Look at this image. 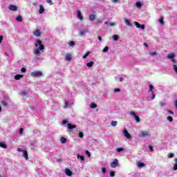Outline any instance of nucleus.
Returning <instances> with one entry per match:
<instances>
[{"label":"nucleus","mask_w":177,"mask_h":177,"mask_svg":"<svg viewBox=\"0 0 177 177\" xmlns=\"http://www.w3.org/2000/svg\"><path fill=\"white\" fill-rule=\"evenodd\" d=\"M35 46H36V48L33 50V53L36 56H41V52H44V50H45V46L42 44V41L39 39L36 40L35 42Z\"/></svg>","instance_id":"f257e3e1"},{"label":"nucleus","mask_w":177,"mask_h":177,"mask_svg":"<svg viewBox=\"0 0 177 177\" xmlns=\"http://www.w3.org/2000/svg\"><path fill=\"white\" fill-rule=\"evenodd\" d=\"M31 77H41L42 75V73L38 71L32 72L30 73Z\"/></svg>","instance_id":"f03ea898"},{"label":"nucleus","mask_w":177,"mask_h":177,"mask_svg":"<svg viewBox=\"0 0 177 177\" xmlns=\"http://www.w3.org/2000/svg\"><path fill=\"white\" fill-rule=\"evenodd\" d=\"M110 167L111 168H117V167H118V160L114 159L113 161L110 163Z\"/></svg>","instance_id":"7ed1b4c3"},{"label":"nucleus","mask_w":177,"mask_h":177,"mask_svg":"<svg viewBox=\"0 0 177 177\" xmlns=\"http://www.w3.org/2000/svg\"><path fill=\"white\" fill-rule=\"evenodd\" d=\"M138 136L139 138H147V136H150V133L147 131H141Z\"/></svg>","instance_id":"20e7f679"},{"label":"nucleus","mask_w":177,"mask_h":177,"mask_svg":"<svg viewBox=\"0 0 177 177\" xmlns=\"http://www.w3.org/2000/svg\"><path fill=\"white\" fill-rule=\"evenodd\" d=\"M123 133L127 139H132V136H131L129 132H128V130H127V129H123Z\"/></svg>","instance_id":"39448f33"},{"label":"nucleus","mask_w":177,"mask_h":177,"mask_svg":"<svg viewBox=\"0 0 177 177\" xmlns=\"http://www.w3.org/2000/svg\"><path fill=\"white\" fill-rule=\"evenodd\" d=\"M75 128H77L75 124H72L71 123L67 124V129H68V131H73V129H75Z\"/></svg>","instance_id":"423d86ee"},{"label":"nucleus","mask_w":177,"mask_h":177,"mask_svg":"<svg viewBox=\"0 0 177 177\" xmlns=\"http://www.w3.org/2000/svg\"><path fill=\"white\" fill-rule=\"evenodd\" d=\"M131 115H133L136 121V122H140V118H139V116H138V115H136V113H135V112L131 111L130 113Z\"/></svg>","instance_id":"0eeeda50"},{"label":"nucleus","mask_w":177,"mask_h":177,"mask_svg":"<svg viewBox=\"0 0 177 177\" xmlns=\"http://www.w3.org/2000/svg\"><path fill=\"white\" fill-rule=\"evenodd\" d=\"M8 9L10 10H12V12H16V10H17V6H16L13 4H11V5L8 6Z\"/></svg>","instance_id":"6e6552de"},{"label":"nucleus","mask_w":177,"mask_h":177,"mask_svg":"<svg viewBox=\"0 0 177 177\" xmlns=\"http://www.w3.org/2000/svg\"><path fill=\"white\" fill-rule=\"evenodd\" d=\"M33 35L35 37H41V30L36 29L35 31L33 32Z\"/></svg>","instance_id":"1a4fd4ad"},{"label":"nucleus","mask_w":177,"mask_h":177,"mask_svg":"<svg viewBox=\"0 0 177 177\" xmlns=\"http://www.w3.org/2000/svg\"><path fill=\"white\" fill-rule=\"evenodd\" d=\"M77 18L79 19V20H80V21H82V20H84V17L82 16V14H81V11L77 10Z\"/></svg>","instance_id":"9d476101"},{"label":"nucleus","mask_w":177,"mask_h":177,"mask_svg":"<svg viewBox=\"0 0 177 177\" xmlns=\"http://www.w3.org/2000/svg\"><path fill=\"white\" fill-rule=\"evenodd\" d=\"M65 174L67 175V176H71L73 175V171L70 170L68 168L65 169Z\"/></svg>","instance_id":"9b49d317"},{"label":"nucleus","mask_w":177,"mask_h":177,"mask_svg":"<svg viewBox=\"0 0 177 177\" xmlns=\"http://www.w3.org/2000/svg\"><path fill=\"white\" fill-rule=\"evenodd\" d=\"M23 77H24V75L17 74V75H15L14 79L16 81H19V80H21V78H23Z\"/></svg>","instance_id":"f8f14e48"},{"label":"nucleus","mask_w":177,"mask_h":177,"mask_svg":"<svg viewBox=\"0 0 177 177\" xmlns=\"http://www.w3.org/2000/svg\"><path fill=\"white\" fill-rule=\"evenodd\" d=\"M44 12H45V8H44V6L42 4H41L39 6V15H42V13H44Z\"/></svg>","instance_id":"ddd939ff"},{"label":"nucleus","mask_w":177,"mask_h":177,"mask_svg":"<svg viewBox=\"0 0 177 177\" xmlns=\"http://www.w3.org/2000/svg\"><path fill=\"white\" fill-rule=\"evenodd\" d=\"M167 59H169L170 60L172 59H175V53H171L167 55Z\"/></svg>","instance_id":"4468645a"},{"label":"nucleus","mask_w":177,"mask_h":177,"mask_svg":"<svg viewBox=\"0 0 177 177\" xmlns=\"http://www.w3.org/2000/svg\"><path fill=\"white\" fill-rule=\"evenodd\" d=\"M72 59V56H71V54H67L65 57V60L66 62H70Z\"/></svg>","instance_id":"2eb2a0df"},{"label":"nucleus","mask_w":177,"mask_h":177,"mask_svg":"<svg viewBox=\"0 0 177 177\" xmlns=\"http://www.w3.org/2000/svg\"><path fill=\"white\" fill-rule=\"evenodd\" d=\"M23 156L26 160H28V153L27 152V150L24 151Z\"/></svg>","instance_id":"dca6fc26"},{"label":"nucleus","mask_w":177,"mask_h":177,"mask_svg":"<svg viewBox=\"0 0 177 177\" xmlns=\"http://www.w3.org/2000/svg\"><path fill=\"white\" fill-rule=\"evenodd\" d=\"M88 19L91 21H93L95 20V19H96V15H95L93 14H91V15H89Z\"/></svg>","instance_id":"f3484780"},{"label":"nucleus","mask_w":177,"mask_h":177,"mask_svg":"<svg viewBox=\"0 0 177 177\" xmlns=\"http://www.w3.org/2000/svg\"><path fill=\"white\" fill-rule=\"evenodd\" d=\"M145 167V163L141 162H137V167L138 168H143Z\"/></svg>","instance_id":"a211bd4d"},{"label":"nucleus","mask_w":177,"mask_h":177,"mask_svg":"<svg viewBox=\"0 0 177 177\" xmlns=\"http://www.w3.org/2000/svg\"><path fill=\"white\" fill-rule=\"evenodd\" d=\"M174 167H173V169L174 171H177V158H174Z\"/></svg>","instance_id":"6ab92c4d"},{"label":"nucleus","mask_w":177,"mask_h":177,"mask_svg":"<svg viewBox=\"0 0 177 177\" xmlns=\"http://www.w3.org/2000/svg\"><path fill=\"white\" fill-rule=\"evenodd\" d=\"M61 143H67V138L64 137H62L60 138Z\"/></svg>","instance_id":"aec40b11"},{"label":"nucleus","mask_w":177,"mask_h":177,"mask_svg":"<svg viewBox=\"0 0 177 177\" xmlns=\"http://www.w3.org/2000/svg\"><path fill=\"white\" fill-rule=\"evenodd\" d=\"M0 147H1L2 149H8V145H6L3 142H0Z\"/></svg>","instance_id":"412c9836"},{"label":"nucleus","mask_w":177,"mask_h":177,"mask_svg":"<svg viewBox=\"0 0 177 177\" xmlns=\"http://www.w3.org/2000/svg\"><path fill=\"white\" fill-rule=\"evenodd\" d=\"M124 23H126L127 26L132 27V24H131V21H129V19H124Z\"/></svg>","instance_id":"4be33fe9"},{"label":"nucleus","mask_w":177,"mask_h":177,"mask_svg":"<svg viewBox=\"0 0 177 177\" xmlns=\"http://www.w3.org/2000/svg\"><path fill=\"white\" fill-rule=\"evenodd\" d=\"M86 32H88V31L87 30L80 31L79 33L80 37H84V35H85Z\"/></svg>","instance_id":"5701e85b"},{"label":"nucleus","mask_w":177,"mask_h":177,"mask_svg":"<svg viewBox=\"0 0 177 177\" xmlns=\"http://www.w3.org/2000/svg\"><path fill=\"white\" fill-rule=\"evenodd\" d=\"M16 20L17 21H23V17L19 15L18 17H17Z\"/></svg>","instance_id":"b1692460"},{"label":"nucleus","mask_w":177,"mask_h":177,"mask_svg":"<svg viewBox=\"0 0 177 177\" xmlns=\"http://www.w3.org/2000/svg\"><path fill=\"white\" fill-rule=\"evenodd\" d=\"M134 24L137 28H140V26H142V24H139L138 21H135Z\"/></svg>","instance_id":"393cba45"},{"label":"nucleus","mask_w":177,"mask_h":177,"mask_svg":"<svg viewBox=\"0 0 177 177\" xmlns=\"http://www.w3.org/2000/svg\"><path fill=\"white\" fill-rule=\"evenodd\" d=\"M136 5L137 8H142V3H140V1L136 2Z\"/></svg>","instance_id":"a878e982"},{"label":"nucleus","mask_w":177,"mask_h":177,"mask_svg":"<svg viewBox=\"0 0 177 177\" xmlns=\"http://www.w3.org/2000/svg\"><path fill=\"white\" fill-rule=\"evenodd\" d=\"M86 66H87V67H89V68L92 67V66H93V62L91 61V62H88V63L86 64Z\"/></svg>","instance_id":"bb28decb"},{"label":"nucleus","mask_w":177,"mask_h":177,"mask_svg":"<svg viewBox=\"0 0 177 177\" xmlns=\"http://www.w3.org/2000/svg\"><path fill=\"white\" fill-rule=\"evenodd\" d=\"M159 22L161 24V26H163V24H164V18L162 17H160V18L159 19Z\"/></svg>","instance_id":"cd10ccee"},{"label":"nucleus","mask_w":177,"mask_h":177,"mask_svg":"<svg viewBox=\"0 0 177 177\" xmlns=\"http://www.w3.org/2000/svg\"><path fill=\"white\" fill-rule=\"evenodd\" d=\"M96 107H97V104H95V103H93V102H92V103L91 104V109H96Z\"/></svg>","instance_id":"c85d7f7f"},{"label":"nucleus","mask_w":177,"mask_h":177,"mask_svg":"<svg viewBox=\"0 0 177 177\" xmlns=\"http://www.w3.org/2000/svg\"><path fill=\"white\" fill-rule=\"evenodd\" d=\"M113 41H118V35H113Z\"/></svg>","instance_id":"c756f323"},{"label":"nucleus","mask_w":177,"mask_h":177,"mask_svg":"<svg viewBox=\"0 0 177 177\" xmlns=\"http://www.w3.org/2000/svg\"><path fill=\"white\" fill-rule=\"evenodd\" d=\"M167 120L168 121H169L170 122H172V121H174V118H173L171 116H168V117L167 118Z\"/></svg>","instance_id":"7c9ffc66"},{"label":"nucleus","mask_w":177,"mask_h":177,"mask_svg":"<svg viewBox=\"0 0 177 177\" xmlns=\"http://www.w3.org/2000/svg\"><path fill=\"white\" fill-rule=\"evenodd\" d=\"M175 155L173 153H169L167 155L168 158H172Z\"/></svg>","instance_id":"2f4dec72"},{"label":"nucleus","mask_w":177,"mask_h":177,"mask_svg":"<svg viewBox=\"0 0 177 177\" xmlns=\"http://www.w3.org/2000/svg\"><path fill=\"white\" fill-rule=\"evenodd\" d=\"M109 176H111V177L115 176V173L113 171H111L109 172Z\"/></svg>","instance_id":"473e14b6"},{"label":"nucleus","mask_w":177,"mask_h":177,"mask_svg":"<svg viewBox=\"0 0 177 177\" xmlns=\"http://www.w3.org/2000/svg\"><path fill=\"white\" fill-rule=\"evenodd\" d=\"M118 122L117 121H112L111 125L112 127H117Z\"/></svg>","instance_id":"72a5a7b5"},{"label":"nucleus","mask_w":177,"mask_h":177,"mask_svg":"<svg viewBox=\"0 0 177 177\" xmlns=\"http://www.w3.org/2000/svg\"><path fill=\"white\" fill-rule=\"evenodd\" d=\"M116 151H118V153H120V151H124V148L119 147L116 149Z\"/></svg>","instance_id":"f704fd0d"},{"label":"nucleus","mask_w":177,"mask_h":177,"mask_svg":"<svg viewBox=\"0 0 177 177\" xmlns=\"http://www.w3.org/2000/svg\"><path fill=\"white\" fill-rule=\"evenodd\" d=\"M89 52H86L85 55H83V59H86L89 56Z\"/></svg>","instance_id":"c9c22d12"},{"label":"nucleus","mask_w":177,"mask_h":177,"mask_svg":"<svg viewBox=\"0 0 177 177\" xmlns=\"http://www.w3.org/2000/svg\"><path fill=\"white\" fill-rule=\"evenodd\" d=\"M102 52H104V53L109 52V46H105Z\"/></svg>","instance_id":"e433bc0d"},{"label":"nucleus","mask_w":177,"mask_h":177,"mask_svg":"<svg viewBox=\"0 0 177 177\" xmlns=\"http://www.w3.org/2000/svg\"><path fill=\"white\" fill-rule=\"evenodd\" d=\"M1 104H2V106H8V104L6 103V101H5V100H2L1 102Z\"/></svg>","instance_id":"4c0bfd02"},{"label":"nucleus","mask_w":177,"mask_h":177,"mask_svg":"<svg viewBox=\"0 0 177 177\" xmlns=\"http://www.w3.org/2000/svg\"><path fill=\"white\" fill-rule=\"evenodd\" d=\"M173 69L175 71V73H177V65L176 64L173 65Z\"/></svg>","instance_id":"58836bf2"},{"label":"nucleus","mask_w":177,"mask_h":177,"mask_svg":"<svg viewBox=\"0 0 177 177\" xmlns=\"http://www.w3.org/2000/svg\"><path fill=\"white\" fill-rule=\"evenodd\" d=\"M153 89H154V86L152 84L149 85V91L151 92H153Z\"/></svg>","instance_id":"ea45409f"},{"label":"nucleus","mask_w":177,"mask_h":177,"mask_svg":"<svg viewBox=\"0 0 177 177\" xmlns=\"http://www.w3.org/2000/svg\"><path fill=\"white\" fill-rule=\"evenodd\" d=\"M150 56H156V55H157V53L155 51L151 52L149 53Z\"/></svg>","instance_id":"a19ab883"},{"label":"nucleus","mask_w":177,"mask_h":177,"mask_svg":"<svg viewBox=\"0 0 177 177\" xmlns=\"http://www.w3.org/2000/svg\"><path fill=\"white\" fill-rule=\"evenodd\" d=\"M68 45H69V46H74V45H75V43H74V41H71L69 42Z\"/></svg>","instance_id":"79ce46f5"},{"label":"nucleus","mask_w":177,"mask_h":177,"mask_svg":"<svg viewBox=\"0 0 177 177\" xmlns=\"http://www.w3.org/2000/svg\"><path fill=\"white\" fill-rule=\"evenodd\" d=\"M67 122H68V120H64L63 121H62V125H66V124H67Z\"/></svg>","instance_id":"37998d69"},{"label":"nucleus","mask_w":177,"mask_h":177,"mask_svg":"<svg viewBox=\"0 0 177 177\" xmlns=\"http://www.w3.org/2000/svg\"><path fill=\"white\" fill-rule=\"evenodd\" d=\"M23 132H24V129H23V128L19 129L20 135H23Z\"/></svg>","instance_id":"c03bdc74"},{"label":"nucleus","mask_w":177,"mask_h":177,"mask_svg":"<svg viewBox=\"0 0 177 177\" xmlns=\"http://www.w3.org/2000/svg\"><path fill=\"white\" fill-rule=\"evenodd\" d=\"M79 138H84V133L80 132L79 133Z\"/></svg>","instance_id":"a18cd8bd"},{"label":"nucleus","mask_w":177,"mask_h":177,"mask_svg":"<svg viewBox=\"0 0 177 177\" xmlns=\"http://www.w3.org/2000/svg\"><path fill=\"white\" fill-rule=\"evenodd\" d=\"M86 154L88 156V157H91V152H89V151L86 150Z\"/></svg>","instance_id":"49530a36"},{"label":"nucleus","mask_w":177,"mask_h":177,"mask_svg":"<svg viewBox=\"0 0 177 177\" xmlns=\"http://www.w3.org/2000/svg\"><path fill=\"white\" fill-rule=\"evenodd\" d=\"M47 3H49L50 5H53V2H52V0H46Z\"/></svg>","instance_id":"de8ad7c7"},{"label":"nucleus","mask_w":177,"mask_h":177,"mask_svg":"<svg viewBox=\"0 0 177 177\" xmlns=\"http://www.w3.org/2000/svg\"><path fill=\"white\" fill-rule=\"evenodd\" d=\"M149 149L150 151H154V149L153 148V146L149 145Z\"/></svg>","instance_id":"09e8293b"},{"label":"nucleus","mask_w":177,"mask_h":177,"mask_svg":"<svg viewBox=\"0 0 177 177\" xmlns=\"http://www.w3.org/2000/svg\"><path fill=\"white\" fill-rule=\"evenodd\" d=\"M21 73H26L27 71V69L26 68H22L21 69Z\"/></svg>","instance_id":"8fccbe9b"},{"label":"nucleus","mask_w":177,"mask_h":177,"mask_svg":"<svg viewBox=\"0 0 177 177\" xmlns=\"http://www.w3.org/2000/svg\"><path fill=\"white\" fill-rule=\"evenodd\" d=\"M152 97H151V99H156V94H154V91H152Z\"/></svg>","instance_id":"3c124183"},{"label":"nucleus","mask_w":177,"mask_h":177,"mask_svg":"<svg viewBox=\"0 0 177 177\" xmlns=\"http://www.w3.org/2000/svg\"><path fill=\"white\" fill-rule=\"evenodd\" d=\"M64 104H65V106L64 107V109H67V106H68V102H64Z\"/></svg>","instance_id":"603ef678"},{"label":"nucleus","mask_w":177,"mask_h":177,"mask_svg":"<svg viewBox=\"0 0 177 177\" xmlns=\"http://www.w3.org/2000/svg\"><path fill=\"white\" fill-rule=\"evenodd\" d=\"M102 174H106V168L105 167L102 168Z\"/></svg>","instance_id":"864d4df0"},{"label":"nucleus","mask_w":177,"mask_h":177,"mask_svg":"<svg viewBox=\"0 0 177 177\" xmlns=\"http://www.w3.org/2000/svg\"><path fill=\"white\" fill-rule=\"evenodd\" d=\"M25 150L21 149V148H17V151L23 153Z\"/></svg>","instance_id":"5fc2aeb1"},{"label":"nucleus","mask_w":177,"mask_h":177,"mask_svg":"<svg viewBox=\"0 0 177 177\" xmlns=\"http://www.w3.org/2000/svg\"><path fill=\"white\" fill-rule=\"evenodd\" d=\"M114 92H121V89L120 88H114Z\"/></svg>","instance_id":"6e6d98bb"},{"label":"nucleus","mask_w":177,"mask_h":177,"mask_svg":"<svg viewBox=\"0 0 177 177\" xmlns=\"http://www.w3.org/2000/svg\"><path fill=\"white\" fill-rule=\"evenodd\" d=\"M80 160H81V161H84L85 160V156H80Z\"/></svg>","instance_id":"4d7b16f0"},{"label":"nucleus","mask_w":177,"mask_h":177,"mask_svg":"<svg viewBox=\"0 0 177 177\" xmlns=\"http://www.w3.org/2000/svg\"><path fill=\"white\" fill-rule=\"evenodd\" d=\"M140 28H141V30H145V24H142L141 26H140Z\"/></svg>","instance_id":"13d9d810"},{"label":"nucleus","mask_w":177,"mask_h":177,"mask_svg":"<svg viewBox=\"0 0 177 177\" xmlns=\"http://www.w3.org/2000/svg\"><path fill=\"white\" fill-rule=\"evenodd\" d=\"M21 95L22 96H26L27 95V93L26 91H22Z\"/></svg>","instance_id":"bf43d9fd"},{"label":"nucleus","mask_w":177,"mask_h":177,"mask_svg":"<svg viewBox=\"0 0 177 177\" xmlns=\"http://www.w3.org/2000/svg\"><path fill=\"white\" fill-rule=\"evenodd\" d=\"M167 112L170 113V114H171V115H174V113L171 110H168Z\"/></svg>","instance_id":"052dcab7"},{"label":"nucleus","mask_w":177,"mask_h":177,"mask_svg":"<svg viewBox=\"0 0 177 177\" xmlns=\"http://www.w3.org/2000/svg\"><path fill=\"white\" fill-rule=\"evenodd\" d=\"M2 39H3V36L0 35V44H1V42H2Z\"/></svg>","instance_id":"680f3d73"},{"label":"nucleus","mask_w":177,"mask_h":177,"mask_svg":"<svg viewBox=\"0 0 177 177\" xmlns=\"http://www.w3.org/2000/svg\"><path fill=\"white\" fill-rule=\"evenodd\" d=\"M144 46H145V48H149V44H147V43H144Z\"/></svg>","instance_id":"e2e57ef3"},{"label":"nucleus","mask_w":177,"mask_h":177,"mask_svg":"<svg viewBox=\"0 0 177 177\" xmlns=\"http://www.w3.org/2000/svg\"><path fill=\"white\" fill-rule=\"evenodd\" d=\"M171 60L172 63H176V59H175L174 58H173Z\"/></svg>","instance_id":"0e129e2a"},{"label":"nucleus","mask_w":177,"mask_h":177,"mask_svg":"<svg viewBox=\"0 0 177 177\" xmlns=\"http://www.w3.org/2000/svg\"><path fill=\"white\" fill-rule=\"evenodd\" d=\"M119 80L120 82H122V81H124V77H120Z\"/></svg>","instance_id":"69168bd1"},{"label":"nucleus","mask_w":177,"mask_h":177,"mask_svg":"<svg viewBox=\"0 0 177 177\" xmlns=\"http://www.w3.org/2000/svg\"><path fill=\"white\" fill-rule=\"evenodd\" d=\"M32 5L33 6H37L38 5V3L37 2L32 3Z\"/></svg>","instance_id":"338daca9"},{"label":"nucleus","mask_w":177,"mask_h":177,"mask_svg":"<svg viewBox=\"0 0 177 177\" xmlns=\"http://www.w3.org/2000/svg\"><path fill=\"white\" fill-rule=\"evenodd\" d=\"M110 26L113 27V26H115V24L114 23H111Z\"/></svg>","instance_id":"774afa93"}]
</instances>
